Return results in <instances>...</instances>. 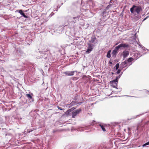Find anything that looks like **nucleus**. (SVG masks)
<instances>
[{
    "label": "nucleus",
    "instance_id": "1",
    "mask_svg": "<svg viewBox=\"0 0 149 149\" xmlns=\"http://www.w3.org/2000/svg\"><path fill=\"white\" fill-rule=\"evenodd\" d=\"M79 16L74 17L69 16H67L65 19L68 24L65 25L63 29H66V32H68L70 33H72L74 31V24L79 20Z\"/></svg>",
    "mask_w": 149,
    "mask_h": 149
},
{
    "label": "nucleus",
    "instance_id": "2",
    "mask_svg": "<svg viewBox=\"0 0 149 149\" xmlns=\"http://www.w3.org/2000/svg\"><path fill=\"white\" fill-rule=\"evenodd\" d=\"M129 46V45L127 44L123 43L120 44L118 46H116L115 49L111 53L112 57L114 58L116 57V55L118 52L119 49L122 47L124 48H127Z\"/></svg>",
    "mask_w": 149,
    "mask_h": 149
},
{
    "label": "nucleus",
    "instance_id": "3",
    "mask_svg": "<svg viewBox=\"0 0 149 149\" xmlns=\"http://www.w3.org/2000/svg\"><path fill=\"white\" fill-rule=\"evenodd\" d=\"M143 8H142L141 6L134 5L130 9V11L132 14L136 13L137 14H139L143 11Z\"/></svg>",
    "mask_w": 149,
    "mask_h": 149
},
{
    "label": "nucleus",
    "instance_id": "4",
    "mask_svg": "<svg viewBox=\"0 0 149 149\" xmlns=\"http://www.w3.org/2000/svg\"><path fill=\"white\" fill-rule=\"evenodd\" d=\"M42 51H39V52L41 53V54H42L39 58H43L46 60L48 58V54L49 53V51L47 50V49H45L44 47L42 48Z\"/></svg>",
    "mask_w": 149,
    "mask_h": 149
},
{
    "label": "nucleus",
    "instance_id": "5",
    "mask_svg": "<svg viewBox=\"0 0 149 149\" xmlns=\"http://www.w3.org/2000/svg\"><path fill=\"white\" fill-rule=\"evenodd\" d=\"M81 111V108L79 109L74 111H73L72 113V117L74 118L78 114H79Z\"/></svg>",
    "mask_w": 149,
    "mask_h": 149
},
{
    "label": "nucleus",
    "instance_id": "6",
    "mask_svg": "<svg viewBox=\"0 0 149 149\" xmlns=\"http://www.w3.org/2000/svg\"><path fill=\"white\" fill-rule=\"evenodd\" d=\"M87 45L88 47L86 52L87 53L89 54L93 49L94 45L90 43H87Z\"/></svg>",
    "mask_w": 149,
    "mask_h": 149
},
{
    "label": "nucleus",
    "instance_id": "7",
    "mask_svg": "<svg viewBox=\"0 0 149 149\" xmlns=\"http://www.w3.org/2000/svg\"><path fill=\"white\" fill-rule=\"evenodd\" d=\"M95 126L97 127L98 128L100 127L102 129V130L104 131H106L105 129L104 125V124L102 123H98L96 124Z\"/></svg>",
    "mask_w": 149,
    "mask_h": 149
},
{
    "label": "nucleus",
    "instance_id": "8",
    "mask_svg": "<svg viewBox=\"0 0 149 149\" xmlns=\"http://www.w3.org/2000/svg\"><path fill=\"white\" fill-rule=\"evenodd\" d=\"M76 71H67L64 72V74L67 76H70L74 75V73Z\"/></svg>",
    "mask_w": 149,
    "mask_h": 149
},
{
    "label": "nucleus",
    "instance_id": "9",
    "mask_svg": "<svg viewBox=\"0 0 149 149\" xmlns=\"http://www.w3.org/2000/svg\"><path fill=\"white\" fill-rule=\"evenodd\" d=\"M127 63L126 61H125L123 62H122L120 65V68H121V69H123V68L127 67Z\"/></svg>",
    "mask_w": 149,
    "mask_h": 149
},
{
    "label": "nucleus",
    "instance_id": "10",
    "mask_svg": "<svg viewBox=\"0 0 149 149\" xmlns=\"http://www.w3.org/2000/svg\"><path fill=\"white\" fill-rule=\"evenodd\" d=\"M26 96L28 97V100L30 102H33L34 101V99L32 97L31 94H26Z\"/></svg>",
    "mask_w": 149,
    "mask_h": 149
},
{
    "label": "nucleus",
    "instance_id": "11",
    "mask_svg": "<svg viewBox=\"0 0 149 149\" xmlns=\"http://www.w3.org/2000/svg\"><path fill=\"white\" fill-rule=\"evenodd\" d=\"M77 38H76V39H74L73 40L74 41V42L73 43H74V42H76V45H81L83 43V42L81 40H80L79 41H76L78 40V38L79 39V37H77Z\"/></svg>",
    "mask_w": 149,
    "mask_h": 149
},
{
    "label": "nucleus",
    "instance_id": "12",
    "mask_svg": "<svg viewBox=\"0 0 149 149\" xmlns=\"http://www.w3.org/2000/svg\"><path fill=\"white\" fill-rule=\"evenodd\" d=\"M129 55V52L127 51H125L123 52V55L124 58L128 56Z\"/></svg>",
    "mask_w": 149,
    "mask_h": 149
},
{
    "label": "nucleus",
    "instance_id": "13",
    "mask_svg": "<svg viewBox=\"0 0 149 149\" xmlns=\"http://www.w3.org/2000/svg\"><path fill=\"white\" fill-rule=\"evenodd\" d=\"M96 39V38L95 36H92L91 39L89 40L88 43H90L92 44V43H94L95 42Z\"/></svg>",
    "mask_w": 149,
    "mask_h": 149
},
{
    "label": "nucleus",
    "instance_id": "14",
    "mask_svg": "<svg viewBox=\"0 0 149 149\" xmlns=\"http://www.w3.org/2000/svg\"><path fill=\"white\" fill-rule=\"evenodd\" d=\"M19 13L23 16L25 18H28V16L25 15L23 10H19Z\"/></svg>",
    "mask_w": 149,
    "mask_h": 149
},
{
    "label": "nucleus",
    "instance_id": "15",
    "mask_svg": "<svg viewBox=\"0 0 149 149\" xmlns=\"http://www.w3.org/2000/svg\"><path fill=\"white\" fill-rule=\"evenodd\" d=\"M143 128V126L140 125H138L137 127V130L138 132H141V131L142 130Z\"/></svg>",
    "mask_w": 149,
    "mask_h": 149
},
{
    "label": "nucleus",
    "instance_id": "16",
    "mask_svg": "<svg viewBox=\"0 0 149 149\" xmlns=\"http://www.w3.org/2000/svg\"><path fill=\"white\" fill-rule=\"evenodd\" d=\"M74 102H72L70 104H67L66 105V107L68 108H70L74 105Z\"/></svg>",
    "mask_w": 149,
    "mask_h": 149
},
{
    "label": "nucleus",
    "instance_id": "17",
    "mask_svg": "<svg viewBox=\"0 0 149 149\" xmlns=\"http://www.w3.org/2000/svg\"><path fill=\"white\" fill-rule=\"evenodd\" d=\"M134 59L132 58V57H130L128 58L127 61H126L128 63H130Z\"/></svg>",
    "mask_w": 149,
    "mask_h": 149
},
{
    "label": "nucleus",
    "instance_id": "18",
    "mask_svg": "<svg viewBox=\"0 0 149 149\" xmlns=\"http://www.w3.org/2000/svg\"><path fill=\"white\" fill-rule=\"evenodd\" d=\"M140 17H132V18L133 19V21L134 22H136L137 21L138 19H139Z\"/></svg>",
    "mask_w": 149,
    "mask_h": 149
},
{
    "label": "nucleus",
    "instance_id": "19",
    "mask_svg": "<svg viewBox=\"0 0 149 149\" xmlns=\"http://www.w3.org/2000/svg\"><path fill=\"white\" fill-rule=\"evenodd\" d=\"M111 50H110L108 51L107 53V58H110L111 55Z\"/></svg>",
    "mask_w": 149,
    "mask_h": 149
},
{
    "label": "nucleus",
    "instance_id": "20",
    "mask_svg": "<svg viewBox=\"0 0 149 149\" xmlns=\"http://www.w3.org/2000/svg\"><path fill=\"white\" fill-rule=\"evenodd\" d=\"M141 115V114H139V115H136V116H132V118H131L128 119V120H131L132 119H135L137 117L140 116Z\"/></svg>",
    "mask_w": 149,
    "mask_h": 149
},
{
    "label": "nucleus",
    "instance_id": "21",
    "mask_svg": "<svg viewBox=\"0 0 149 149\" xmlns=\"http://www.w3.org/2000/svg\"><path fill=\"white\" fill-rule=\"evenodd\" d=\"M111 84V86L113 87V88H116L117 89V88H116V86H117V84H116V83H110Z\"/></svg>",
    "mask_w": 149,
    "mask_h": 149
},
{
    "label": "nucleus",
    "instance_id": "22",
    "mask_svg": "<svg viewBox=\"0 0 149 149\" xmlns=\"http://www.w3.org/2000/svg\"><path fill=\"white\" fill-rule=\"evenodd\" d=\"M118 83V80H117L116 79L110 81V83H115L117 84Z\"/></svg>",
    "mask_w": 149,
    "mask_h": 149
},
{
    "label": "nucleus",
    "instance_id": "23",
    "mask_svg": "<svg viewBox=\"0 0 149 149\" xmlns=\"http://www.w3.org/2000/svg\"><path fill=\"white\" fill-rule=\"evenodd\" d=\"M76 107H73L72 108H71V109H70L69 110H68L67 111V112H71L72 111H73V110H74V109H76Z\"/></svg>",
    "mask_w": 149,
    "mask_h": 149
},
{
    "label": "nucleus",
    "instance_id": "24",
    "mask_svg": "<svg viewBox=\"0 0 149 149\" xmlns=\"http://www.w3.org/2000/svg\"><path fill=\"white\" fill-rule=\"evenodd\" d=\"M119 63H117L116 64V65L114 67V68H115L116 70H117L118 69L119 67Z\"/></svg>",
    "mask_w": 149,
    "mask_h": 149
},
{
    "label": "nucleus",
    "instance_id": "25",
    "mask_svg": "<svg viewBox=\"0 0 149 149\" xmlns=\"http://www.w3.org/2000/svg\"><path fill=\"white\" fill-rule=\"evenodd\" d=\"M112 6L111 4H109L108 5L106 8V9L108 10Z\"/></svg>",
    "mask_w": 149,
    "mask_h": 149
},
{
    "label": "nucleus",
    "instance_id": "26",
    "mask_svg": "<svg viewBox=\"0 0 149 149\" xmlns=\"http://www.w3.org/2000/svg\"><path fill=\"white\" fill-rule=\"evenodd\" d=\"M121 75L122 74H120L118 76L116 77V79L118 80V79L120 78Z\"/></svg>",
    "mask_w": 149,
    "mask_h": 149
},
{
    "label": "nucleus",
    "instance_id": "27",
    "mask_svg": "<svg viewBox=\"0 0 149 149\" xmlns=\"http://www.w3.org/2000/svg\"><path fill=\"white\" fill-rule=\"evenodd\" d=\"M149 145V141L148 142H147L146 143L144 144L142 146L143 147H145L147 145Z\"/></svg>",
    "mask_w": 149,
    "mask_h": 149
},
{
    "label": "nucleus",
    "instance_id": "28",
    "mask_svg": "<svg viewBox=\"0 0 149 149\" xmlns=\"http://www.w3.org/2000/svg\"><path fill=\"white\" fill-rule=\"evenodd\" d=\"M117 70H118L117 71L116 73H117V74H119L120 73V72H121V70H120V69H119Z\"/></svg>",
    "mask_w": 149,
    "mask_h": 149
},
{
    "label": "nucleus",
    "instance_id": "29",
    "mask_svg": "<svg viewBox=\"0 0 149 149\" xmlns=\"http://www.w3.org/2000/svg\"><path fill=\"white\" fill-rule=\"evenodd\" d=\"M57 107H58V109H59L60 110H63V109H62L61 108L59 107L58 106Z\"/></svg>",
    "mask_w": 149,
    "mask_h": 149
},
{
    "label": "nucleus",
    "instance_id": "30",
    "mask_svg": "<svg viewBox=\"0 0 149 149\" xmlns=\"http://www.w3.org/2000/svg\"><path fill=\"white\" fill-rule=\"evenodd\" d=\"M142 47L143 48V50H144V51H146V48L145 47Z\"/></svg>",
    "mask_w": 149,
    "mask_h": 149
},
{
    "label": "nucleus",
    "instance_id": "31",
    "mask_svg": "<svg viewBox=\"0 0 149 149\" xmlns=\"http://www.w3.org/2000/svg\"><path fill=\"white\" fill-rule=\"evenodd\" d=\"M33 131V130H29V131H28V132H30L32 131Z\"/></svg>",
    "mask_w": 149,
    "mask_h": 149
},
{
    "label": "nucleus",
    "instance_id": "32",
    "mask_svg": "<svg viewBox=\"0 0 149 149\" xmlns=\"http://www.w3.org/2000/svg\"><path fill=\"white\" fill-rule=\"evenodd\" d=\"M109 63L110 64H112V63L110 61H109Z\"/></svg>",
    "mask_w": 149,
    "mask_h": 149
},
{
    "label": "nucleus",
    "instance_id": "33",
    "mask_svg": "<svg viewBox=\"0 0 149 149\" xmlns=\"http://www.w3.org/2000/svg\"><path fill=\"white\" fill-rule=\"evenodd\" d=\"M121 91V88H120L119 89V90L118 91V92H120Z\"/></svg>",
    "mask_w": 149,
    "mask_h": 149
},
{
    "label": "nucleus",
    "instance_id": "34",
    "mask_svg": "<svg viewBox=\"0 0 149 149\" xmlns=\"http://www.w3.org/2000/svg\"><path fill=\"white\" fill-rule=\"evenodd\" d=\"M147 18V17H146L143 20V21H144V20H145Z\"/></svg>",
    "mask_w": 149,
    "mask_h": 149
},
{
    "label": "nucleus",
    "instance_id": "35",
    "mask_svg": "<svg viewBox=\"0 0 149 149\" xmlns=\"http://www.w3.org/2000/svg\"><path fill=\"white\" fill-rule=\"evenodd\" d=\"M112 1V0H111L110 1L109 3H111V1Z\"/></svg>",
    "mask_w": 149,
    "mask_h": 149
},
{
    "label": "nucleus",
    "instance_id": "36",
    "mask_svg": "<svg viewBox=\"0 0 149 149\" xmlns=\"http://www.w3.org/2000/svg\"><path fill=\"white\" fill-rule=\"evenodd\" d=\"M146 91H147L148 92H149V91H148V90H146Z\"/></svg>",
    "mask_w": 149,
    "mask_h": 149
},
{
    "label": "nucleus",
    "instance_id": "37",
    "mask_svg": "<svg viewBox=\"0 0 149 149\" xmlns=\"http://www.w3.org/2000/svg\"><path fill=\"white\" fill-rule=\"evenodd\" d=\"M148 2L149 3V0H148V1H147V2Z\"/></svg>",
    "mask_w": 149,
    "mask_h": 149
},
{
    "label": "nucleus",
    "instance_id": "38",
    "mask_svg": "<svg viewBox=\"0 0 149 149\" xmlns=\"http://www.w3.org/2000/svg\"><path fill=\"white\" fill-rule=\"evenodd\" d=\"M139 45V46H142V45Z\"/></svg>",
    "mask_w": 149,
    "mask_h": 149
},
{
    "label": "nucleus",
    "instance_id": "39",
    "mask_svg": "<svg viewBox=\"0 0 149 149\" xmlns=\"http://www.w3.org/2000/svg\"><path fill=\"white\" fill-rule=\"evenodd\" d=\"M67 45H69V46H70V45H68L67 44Z\"/></svg>",
    "mask_w": 149,
    "mask_h": 149
},
{
    "label": "nucleus",
    "instance_id": "40",
    "mask_svg": "<svg viewBox=\"0 0 149 149\" xmlns=\"http://www.w3.org/2000/svg\"><path fill=\"white\" fill-rule=\"evenodd\" d=\"M132 64V63H131V64H130L129 65H131V64Z\"/></svg>",
    "mask_w": 149,
    "mask_h": 149
},
{
    "label": "nucleus",
    "instance_id": "41",
    "mask_svg": "<svg viewBox=\"0 0 149 149\" xmlns=\"http://www.w3.org/2000/svg\"><path fill=\"white\" fill-rule=\"evenodd\" d=\"M123 73V72H121V74H122Z\"/></svg>",
    "mask_w": 149,
    "mask_h": 149
},
{
    "label": "nucleus",
    "instance_id": "42",
    "mask_svg": "<svg viewBox=\"0 0 149 149\" xmlns=\"http://www.w3.org/2000/svg\"><path fill=\"white\" fill-rule=\"evenodd\" d=\"M82 103V102H80V104H81V103Z\"/></svg>",
    "mask_w": 149,
    "mask_h": 149
},
{
    "label": "nucleus",
    "instance_id": "43",
    "mask_svg": "<svg viewBox=\"0 0 149 149\" xmlns=\"http://www.w3.org/2000/svg\"><path fill=\"white\" fill-rule=\"evenodd\" d=\"M31 95H33V94L32 93H31Z\"/></svg>",
    "mask_w": 149,
    "mask_h": 149
},
{
    "label": "nucleus",
    "instance_id": "44",
    "mask_svg": "<svg viewBox=\"0 0 149 149\" xmlns=\"http://www.w3.org/2000/svg\"><path fill=\"white\" fill-rule=\"evenodd\" d=\"M126 96H128V97H129L130 96H128V95H126Z\"/></svg>",
    "mask_w": 149,
    "mask_h": 149
},
{
    "label": "nucleus",
    "instance_id": "45",
    "mask_svg": "<svg viewBox=\"0 0 149 149\" xmlns=\"http://www.w3.org/2000/svg\"><path fill=\"white\" fill-rule=\"evenodd\" d=\"M112 74H113V72H112Z\"/></svg>",
    "mask_w": 149,
    "mask_h": 149
},
{
    "label": "nucleus",
    "instance_id": "46",
    "mask_svg": "<svg viewBox=\"0 0 149 149\" xmlns=\"http://www.w3.org/2000/svg\"><path fill=\"white\" fill-rule=\"evenodd\" d=\"M65 24L67 25V24Z\"/></svg>",
    "mask_w": 149,
    "mask_h": 149
}]
</instances>
